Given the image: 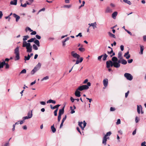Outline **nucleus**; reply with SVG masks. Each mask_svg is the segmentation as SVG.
<instances>
[{
    "mask_svg": "<svg viewBox=\"0 0 146 146\" xmlns=\"http://www.w3.org/2000/svg\"><path fill=\"white\" fill-rule=\"evenodd\" d=\"M71 54L74 58L77 59L76 64H78L79 63H81L82 61L83 58L82 57H81L80 60H79L80 56L77 53H75L74 51H72L71 52Z\"/></svg>",
    "mask_w": 146,
    "mask_h": 146,
    "instance_id": "nucleus-1",
    "label": "nucleus"
},
{
    "mask_svg": "<svg viewBox=\"0 0 146 146\" xmlns=\"http://www.w3.org/2000/svg\"><path fill=\"white\" fill-rule=\"evenodd\" d=\"M91 85L90 82H88L87 83V85H83L80 86L78 88V90L80 91H82L84 90H87L89 89V87Z\"/></svg>",
    "mask_w": 146,
    "mask_h": 146,
    "instance_id": "nucleus-2",
    "label": "nucleus"
},
{
    "mask_svg": "<svg viewBox=\"0 0 146 146\" xmlns=\"http://www.w3.org/2000/svg\"><path fill=\"white\" fill-rule=\"evenodd\" d=\"M14 53L16 55L15 60L16 61L19 60L20 59V58L19 46H17L15 49Z\"/></svg>",
    "mask_w": 146,
    "mask_h": 146,
    "instance_id": "nucleus-3",
    "label": "nucleus"
},
{
    "mask_svg": "<svg viewBox=\"0 0 146 146\" xmlns=\"http://www.w3.org/2000/svg\"><path fill=\"white\" fill-rule=\"evenodd\" d=\"M111 134V133L110 131L108 132L104 137L102 141V143L104 145H106V141H107L106 137L108 136H110Z\"/></svg>",
    "mask_w": 146,
    "mask_h": 146,
    "instance_id": "nucleus-4",
    "label": "nucleus"
},
{
    "mask_svg": "<svg viewBox=\"0 0 146 146\" xmlns=\"http://www.w3.org/2000/svg\"><path fill=\"white\" fill-rule=\"evenodd\" d=\"M124 76L127 80L130 81L132 80L133 78V76L129 73H125Z\"/></svg>",
    "mask_w": 146,
    "mask_h": 146,
    "instance_id": "nucleus-5",
    "label": "nucleus"
},
{
    "mask_svg": "<svg viewBox=\"0 0 146 146\" xmlns=\"http://www.w3.org/2000/svg\"><path fill=\"white\" fill-rule=\"evenodd\" d=\"M41 66V64L40 63L38 62L33 69L37 72L40 68Z\"/></svg>",
    "mask_w": 146,
    "mask_h": 146,
    "instance_id": "nucleus-6",
    "label": "nucleus"
},
{
    "mask_svg": "<svg viewBox=\"0 0 146 146\" xmlns=\"http://www.w3.org/2000/svg\"><path fill=\"white\" fill-rule=\"evenodd\" d=\"M79 90L77 88L75 92V96L77 97H80L81 96L80 92Z\"/></svg>",
    "mask_w": 146,
    "mask_h": 146,
    "instance_id": "nucleus-7",
    "label": "nucleus"
},
{
    "mask_svg": "<svg viewBox=\"0 0 146 146\" xmlns=\"http://www.w3.org/2000/svg\"><path fill=\"white\" fill-rule=\"evenodd\" d=\"M112 12V9L109 7H107L105 10V12L106 13H111Z\"/></svg>",
    "mask_w": 146,
    "mask_h": 146,
    "instance_id": "nucleus-8",
    "label": "nucleus"
},
{
    "mask_svg": "<svg viewBox=\"0 0 146 146\" xmlns=\"http://www.w3.org/2000/svg\"><path fill=\"white\" fill-rule=\"evenodd\" d=\"M103 83L104 86L105 87H106L108 84V79L107 78L104 79L103 81Z\"/></svg>",
    "mask_w": 146,
    "mask_h": 146,
    "instance_id": "nucleus-9",
    "label": "nucleus"
},
{
    "mask_svg": "<svg viewBox=\"0 0 146 146\" xmlns=\"http://www.w3.org/2000/svg\"><path fill=\"white\" fill-rule=\"evenodd\" d=\"M13 16L16 18V21L18 22L20 18V16L15 13L13 14Z\"/></svg>",
    "mask_w": 146,
    "mask_h": 146,
    "instance_id": "nucleus-10",
    "label": "nucleus"
},
{
    "mask_svg": "<svg viewBox=\"0 0 146 146\" xmlns=\"http://www.w3.org/2000/svg\"><path fill=\"white\" fill-rule=\"evenodd\" d=\"M88 25H90V26L89 27V28L90 26H92L93 27V29H94L97 27L96 26V22L91 24L89 23Z\"/></svg>",
    "mask_w": 146,
    "mask_h": 146,
    "instance_id": "nucleus-11",
    "label": "nucleus"
},
{
    "mask_svg": "<svg viewBox=\"0 0 146 146\" xmlns=\"http://www.w3.org/2000/svg\"><path fill=\"white\" fill-rule=\"evenodd\" d=\"M64 106L62 109L59 110L58 114L62 115V114L64 113Z\"/></svg>",
    "mask_w": 146,
    "mask_h": 146,
    "instance_id": "nucleus-12",
    "label": "nucleus"
},
{
    "mask_svg": "<svg viewBox=\"0 0 146 146\" xmlns=\"http://www.w3.org/2000/svg\"><path fill=\"white\" fill-rule=\"evenodd\" d=\"M60 105L58 104L57 105H56L54 106V107H52V105H50V108L51 109L54 110V109H55L56 108L58 109V107Z\"/></svg>",
    "mask_w": 146,
    "mask_h": 146,
    "instance_id": "nucleus-13",
    "label": "nucleus"
},
{
    "mask_svg": "<svg viewBox=\"0 0 146 146\" xmlns=\"http://www.w3.org/2000/svg\"><path fill=\"white\" fill-rule=\"evenodd\" d=\"M114 67L116 68H119L120 66V64H119V63H118L117 62H114Z\"/></svg>",
    "mask_w": 146,
    "mask_h": 146,
    "instance_id": "nucleus-14",
    "label": "nucleus"
},
{
    "mask_svg": "<svg viewBox=\"0 0 146 146\" xmlns=\"http://www.w3.org/2000/svg\"><path fill=\"white\" fill-rule=\"evenodd\" d=\"M117 15V12H114L112 14V17L114 19H115Z\"/></svg>",
    "mask_w": 146,
    "mask_h": 146,
    "instance_id": "nucleus-15",
    "label": "nucleus"
},
{
    "mask_svg": "<svg viewBox=\"0 0 146 146\" xmlns=\"http://www.w3.org/2000/svg\"><path fill=\"white\" fill-rule=\"evenodd\" d=\"M129 52L128 51L127 52L125 53L124 55V56L127 59H128L130 57V54H129Z\"/></svg>",
    "mask_w": 146,
    "mask_h": 146,
    "instance_id": "nucleus-16",
    "label": "nucleus"
},
{
    "mask_svg": "<svg viewBox=\"0 0 146 146\" xmlns=\"http://www.w3.org/2000/svg\"><path fill=\"white\" fill-rule=\"evenodd\" d=\"M17 0H13L11 1L10 2V4L12 5H16L17 4Z\"/></svg>",
    "mask_w": 146,
    "mask_h": 146,
    "instance_id": "nucleus-17",
    "label": "nucleus"
},
{
    "mask_svg": "<svg viewBox=\"0 0 146 146\" xmlns=\"http://www.w3.org/2000/svg\"><path fill=\"white\" fill-rule=\"evenodd\" d=\"M5 64L6 63L4 60H3L2 62H1L0 61V68H3L4 64Z\"/></svg>",
    "mask_w": 146,
    "mask_h": 146,
    "instance_id": "nucleus-18",
    "label": "nucleus"
},
{
    "mask_svg": "<svg viewBox=\"0 0 146 146\" xmlns=\"http://www.w3.org/2000/svg\"><path fill=\"white\" fill-rule=\"evenodd\" d=\"M27 49V52H31L32 51V46L27 47L26 48Z\"/></svg>",
    "mask_w": 146,
    "mask_h": 146,
    "instance_id": "nucleus-19",
    "label": "nucleus"
},
{
    "mask_svg": "<svg viewBox=\"0 0 146 146\" xmlns=\"http://www.w3.org/2000/svg\"><path fill=\"white\" fill-rule=\"evenodd\" d=\"M27 115L30 118H31L33 116L32 110L31 111H29Z\"/></svg>",
    "mask_w": 146,
    "mask_h": 146,
    "instance_id": "nucleus-20",
    "label": "nucleus"
},
{
    "mask_svg": "<svg viewBox=\"0 0 146 146\" xmlns=\"http://www.w3.org/2000/svg\"><path fill=\"white\" fill-rule=\"evenodd\" d=\"M111 60L112 61V62L114 63V62H117L118 60V59L116 57L113 56Z\"/></svg>",
    "mask_w": 146,
    "mask_h": 146,
    "instance_id": "nucleus-21",
    "label": "nucleus"
},
{
    "mask_svg": "<svg viewBox=\"0 0 146 146\" xmlns=\"http://www.w3.org/2000/svg\"><path fill=\"white\" fill-rule=\"evenodd\" d=\"M140 53L141 54H143V52L144 50V46L142 45H140Z\"/></svg>",
    "mask_w": 146,
    "mask_h": 146,
    "instance_id": "nucleus-22",
    "label": "nucleus"
},
{
    "mask_svg": "<svg viewBox=\"0 0 146 146\" xmlns=\"http://www.w3.org/2000/svg\"><path fill=\"white\" fill-rule=\"evenodd\" d=\"M34 43L36 44L38 47L40 46V42L38 40H36L34 41Z\"/></svg>",
    "mask_w": 146,
    "mask_h": 146,
    "instance_id": "nucleus-23",
    "label": "nucleus"
},
{
    "mask_svg": "<svg viewBox=\"0 0 146 146\" xmlns=\"http://www.w3.org/2000/svg\"><path fill=\"white\" fill-rule=\"evenodd\" d=\"M56 103V102L55 101L51 100V99H50L47 101V103H52L53 104H55Z\"/></svg>",
    "mask_w": 146,
    "mask_h": 146,
    "instance_id": "nucleus-24",
    "label": "nucleus"
},
{
    "mask_svg": "<svg viewBox=\"0 0 146 146\" xmlns=\"http://www.w3.org/2000/svg\"><path fill=\"white\" fill-rule=\"evenodd\" d=\"M102 55H103V60L104 61L106 60L108 56L105 53H104V54Z\"/></svg>",
    "mask_w": 146,
    "mask_h": 146,
    "instance_id": "nucleus-25",
    "label": "nucleus"
},
{
    "mask_svg": "<svg viewBox=\"0 0 146 146\" xmlns=\"http://www.w3.org/2000/svg\"><path fill=\"white\" fill-rule=\"evenodd\" d=\"M27 46V42L26 41H23V42L22 47H26V48Z\"/></svg>",
    "mask_w": 146,
    "mask_h": 146,
    "instance_id": "nucleus-26",
    "label": "nucleus"
},
{
    "mask_svg": "<svg viewBox=\"0 0 146 146\" xmlns=\"http://www.w3.org/2000/svg\"><path fill=\"white\" fill-rule=\"evenodd\" d=\"M51 128L52 131L53 133H54L56 132V129L54 127V124L52 126H51Z\"/></svg>",
    "mask_w": 146,
    "mask_h": 146,
    "instance_id": "nucleus-27",
    "label": "nucleus"
},
{
    "mask_svg": "<svg viewBox=\"0 0 146 146\" xmlns=\"http://www.w3.org/2000/svg\"><path fill=\"white\" fill-rule=\"evenodd\" d=\"M118 57L120 59L122 58V52H119L118 53Z\"/></svg>",
    "mask_w": 146,
    "mask_h": 146,
    "instance_id": "nucleus-28",
    "label": "nucleus"
},
{
    "mask_svg": "<svg viewBox=\"0 0 146 146\" xmlns=\"http://www.w3.org/2000/svg\"><path fill=\"white\" fill-rule=\"evenodd\" d=\"M123 1L125 3H127L129 5H131V3L130 1H128V0H123Z\"/></svg>",
    "mask_w": 146,
    "mask_h": 146,
    "instance_id": "nucleus-29",
    "label": "nucleus"
},
{
    "mask_svg": "<svg viewBox=\"0 0 146 146\" xmlns=\"http://www.w3.org/2000/svg\"><path fill=\"white\" fill-rule=\"evenodd\" d=\"M23 37V41H26V40L29 38V37L28 35L24 36Z\"/></svg>",
    "mask_w": 146,
    "mask_h": 146,
    "instance_id": "nucleus-30",
    "label": "nucleus"
},
{
    "mask_svg": "<svg viewBox=\"0 0 146 146\" xmlns=\"http://www.w3.org/2000/svg\"><path fill=\"white\" fill-rule=\"evenodd\" d=\"M106 67L107 68H109L110 67V60L107 61L106 62Z\"/></svg>",
    "mask_w": 146,
    "mask_h": 146,
    "instance_id": "nucleus-31",
    "label": "nucleus"
},
{
    "mask_svg": "<svg viewBox=\"0 0 146 146\" xmlns=\"http://www.w3.org/2000/svg\"><path fill=\"white\" fill-rule=\"evenodd\" d=\"M121 64H123L125 65L127 64V61L125 60L124 59H121Z\"/></svg>",
    "mask_w": 146,
    "mask_h": 146,
    "instance_id": "nucleus-32",
    "label": "nucleus"
},
{
    "mask_svg": "<svg viewBox=\"0 0 146 146\" xmlns=\"http://www.w3.org/2000/svg\"><path fill=\"white\" fill-rule=\"evenodd\" d=\"M30 55L29 54H28L27 56H25L24 60L25 61H26L27 60H29L30 59Z\"/></svg>",
    "mask_w": 146,
    "mask_h": 146,
    "instance_id": "nucleus-33",
    "label": "nucleus"
},
{
    "mask_svg": "<svg viewBox=\"0 0 146 146\" xmlns=\"http://www.w3.org/2000/svg\"><path fill=\"white\" fill-rule=\"evenodd\" d=\"M108 34L109 35L110 37H113V38H115V35H113V34H112V33H111L110 32H109L108 33Z\"/></svg>",
    "mask_w": 146,
    "mask_h": 146,
    "instance_id": "nucleus-34",
    "label": "nucleus"
},
{
    "mask_svg": "<svg viewBox=\"0 0 146 146\" xmlns=\"http://www.w3.org/2000/svg\"><path fill=\"white\" fill-rule=\"evenodd\" d=\"M83 124V122H79L78 123V125L81 128L82 130H84V127H83L82 126V125Z\"/></svg>",
    "mask_w": 146,
    "mask_h": 146,
    "instance_id": "nucleus-35",
    "label": "nucleus"
},
{
    "mask_svg": "<svg viewBox=\"0 0 146 146\" xmlns=\"http://www.w3.org/2000/svg\"><path fill=\"white\" fill-rule=\"evenodd\" d=\"M35 38H32L31 39L27 40V42H31L34 41V40L35 39Z\"/></svg>",
    "mask_w": 146,
    "mask_h": 146,
    "instance_id": "nucleus-36",
    "label": "nucleus"
},
{
    "mask_svg": "<svg viewBox=\"0 0 146 146\" xmlns=\"http://www.w3.org/2000/svg\"><path fill=\"white\" fill-rule=\"evenodd\" d=\"M33 49L35 50H37L38 49V47L35 44H34L33 45Z\"/></svg>",
    "mask_w": 146,
    "mask_h": 146,
    "instance_id": "nucleus-37",
    "label": "nucleus"
},
{
    "mask_svg": "<svg viewBox=\"0 0 146 146\" xmlns=\"http://www.w3.org/2000/svg\"><path fill=\"white\" fill-rule=\"evenodd\" d=\"M49 79V77L48 76H46V77L43 78L41 80V81H42L43 80H46Z\"/></svg>",
    "mask_w": 146,
    "mask_h": 146,
    "instance_id": "nucleus-38",
    "label": "nucleus"
},
{
    "mask_svg": "<svg viewBox=\"0 0 146 146\" xmlns=\"http://www.w3.org/2000/svg\"><path fill=\"white\" fill-rule=\"evenodd\" d=\"M26 72V70L25 69H23L20 73V74H25Z\"/></svg>",
    "mask_w": 146,
    "mask_h": 146,
    "instance_id": "nucleus-39",
    "label": "nucleus"
},
{
    "mask_svg": "<svg viewBox=\"0 0 146 146\" xmlns=\"http://www.w3.org/2000/svg\"><path fill=\"white\" fill-rule=\"evenodd\" d=\"M140 106H139L138 105H137V112L138 114H140V108L139 107Z\"/></svg>",
    "mask_w": 146,
    "mask_h": 146,
    "instance_id": "nucleus-40",
    "label": "nucleus"
},
{
    "mask_svg": "<svg viewBox=\"0 0 146 146\" xmlns=\"http://www.w3.org/2000/svg\"><path fill=\"white\" fill-rule=\"evenodd\" d=\"M70 110H71V111L70 112V113L72 114H73L75 113V111L74 110V109H73L72 107V106H70Z\"/></svg>",
    "mask_w": 146,
    "mask_h": 146,
    "instance_id": "nucleus-41",
    "label": "nucleus"
},
{
    "mask_svg": "<svg viewBox=\"0 0 146 146\" xmlns=\"http://www.w3.org/2000/svg\"><path fill=\"white\" fill-rule=\"evenodd\" d=\"M139 121V119L138 118L137 116H136L135 117V121L136 123H137Z\"/></svg>",
    "mask_w": 146,
    "mask_h": 146,
    "instance_id": "nucleus-42",
    "label": "nucleus"
},
{
    "mask_svg": "<svg viewBox=\"0 0 146 146\" xmlns=\"http://www.w3.org/2000/svg\"><path fill=\"white\" fill-rule=\"evenodd\" d=\"M78 50L81 52H83L85 50V49L83 48H78Z\"/></svg>",
    "mask_w": 146,
    "mask_h": 146,
    "instance_id": "nucleus-43",
    "label": "nucleus"
},
{
    "mask_svg": "<svg viewBox=\"0 0 146 146\" xmlns=\"http://www.w3.org/2000/svg\"><path fill=\"white\" fill-rule=\"evenodd\" d=\"M26 31H27V30L29 31L30 32H32L33 30H31V28L29 27H27L25 29Z\"/></svg>",
    "mask_w": 146,
    "mask_h": 146,
    "instance_id": "nucleus-44",
    "label": "nucleus"
},
{
    "mask_svg": "<svg viewBox=\"0 0 146 146\" xmlns=\"http://www.w3.org/2000/svg\"><path fill=\"white\" fill-rule=\"evenodd\" d=\"M36 71H35V70L33 69L31 72V75H33Z\"/></svg>",
    "mask_w": 146,
    "mask_h": 146,
    "instance_id": "nucleus-45",
    "label": "nucleus"
},
{
    "mask_svg": "<svg viewBox=\"0 0 146 146\" xmlns=\"http://www.w3.org/2000/svg\"><path fill=\"white\" fill-rule=\"evenodd\" d=\"M110 66H113L114 67V65L113 62L111 60H110Z\"/></svg>",
    "mask_w": 146,
    "mask_h": 146,
    "instance_id": "nucleus-46",
    "label": "nucleus"
},
{
    "mask_svg": "<svg viewBox=\"0 0 146 146\" xmlns=\"http://www.w3.org/2000/svg\"><path fill=\"white\" fill-rule=\"evenodd\" d=\"M58 109H56L55 110V111H54V115L55 116H56L57 115V112Z\"/></svg>",
    "mask_w": 146,
    "mask_h": 146,
    "instance_id": "nucleus-47",
    "label": "nucleus"
},
{
    "mask_svg": "<svg viewBox=\"0 0 146 146\" xmlns=\"http://www.w3.org/2000/svg\"><path fill=\"white\" fill-rule=\"evenodd\" d=\"M4 65H5V68L6 69H8L9 68V65L7 63H6L5 64H4Z\"/></svg>",
    "mask_w": 146,
    "mask_h": 146,
    "instance_id": "nucleus-48",
    "label": "nucleus"
},
{
    "mask_svg": "<svg viewBox=\"0 0 146 146\" xmlns=\"http://www.w3.org/2000/svg\"><path fill=\"white\" fill-rule=\"evenodd\" d=\"M61 115L58 114V122H59L61 119Z\"/></svg>",
    "mask_w": 146,
    "mask_h": 146,
    "instance_id": "nucleus-49",
    "label": "nucleus"
},
{
    "mask_svg": "<svg viewBox=\"0 0 146 146\" xmlns=\"http://www.w3.org/2000/svg\"><path fill=\"white\" fill-rule=\"evenodd\" d=\"M30 118L28 116H25L23 117V121H24V120L26 119H28Z\"/></svg>",
    "mask_w": 146,
    "mask_h": 146,
    "instance_id": "nucleus-50",
    "label": "nucleus"
},
{
    "mask_svg": "<svg viewBox=\"0 0 146 146\" xmlns=\"http://www.w3.org/2000/svg\"><path fill=\"white\" fill-rule=\"evenodd\" d=\"M103 55H102L100 56H98V60L100 61L101 60V58L103 57Z\"/></svg>",
    "mask_w": 146,
    "mask_h": 146,
    "instance_id": "nucleus-51",
    "label": "nucleus"
},
{
    "mask_svg": "<svg viewBox=\"0 0 146 146\" xmlns=\"http://www.w3.org/2000/svg\"><path fill=\"white\" fill-rule=\"evenodd\" d=\"M115 108L111 107L110 108V111H115Z\"/></svg>",
    "mask_w": 146,
    "mask_h": 146,
    "instance_id": "nucleus-52",
    "label": "nucleus"
},
{
    "mask_svg": "<svg viewBox=\"0 0 146 146\" xmlns=\"http://www.w3.org/2000/svg\"><path fill=\"white\" fill-rule=\"evenodd\" d=\"M121 123V120L120 119H117V121L116 122V124L117 125H118L120 124Z\"/></svg>",
    "mask_w": 146,
    "mask_h": 146,
    "instance_id": "nucleus-53",
    "label": "nucleus"
},
{
    "mask_svg": "<svg viewBox=\"0 0 146 146\" xmlns=\"http://www.w3.org/2000/svg\"><path fill=\"white\" fill-rule=\"evenodd\" d=\"M27 4L26 3H25L24 4H23L22 3H21V6L23 7H25L27 6Z\"/></svg>",
    "mask_w": 146,
    "mask_h": 146,
    "instance_id": "nucleus-54",
    "label": "nucleus"
},
{
    "mask_svg": "<svg viewBox=\"0 0 146 146\" xmlns=\"http://www.w3.org/2000/svg\"><path fill=\"white\" fill-rule=\"evenodd\" d=\"M36 37L38 39H40L41 38V36L38 35H36Z\"/></svg>",
    "mask_w": 146,
    "mask_h": 146,
    "instance_id": "nucleus-55",
    "label": "nucleus"
},
{
    "mask_svg": "<svg viewBox=\"0 0 146 146\" xmlns=\"http://www.w3.org/2000/svg\"><path fill=\"white\" fill-rule=\"evenodd\" d=\"M133 61V60L132 59H130L129 60H127V62L129 63H131Z\"/></svg>",
    "mask_w": 146,
    "mask_h": 146,
    "instance_id": "nucleus-56",
    "label": "nucleus"
},
{
    "mask_svg": "<svg viewBox=\"0 0 146 146\" xmlns=\"http://www.w3.org/2000/svg\"><path fill=\"white\" fill-rule=\"evenodd\" d=\"M36 33L35 31H33L31 33V35H36Z\"/></svg>",
    "mask_w": 146,
    "mask_h": 146,
    "instance_id": "nucleus-57",
    "label": "nucleus"
},
{
    "mask_svg": "<svg viewBox=\"0 0 146 146\" xmlns=\"http://www.w3.org/2000/svg\"><path fill=\"white\" fill-rule=\"evenodd\" d=\"M66 115H65V117L63 118L62 120V122H64L65 120L66 119Z\"/></svg>",
    "mask_w": 146,
    "mask_h": 146,
    "instance_id": "nucleus-58",
    "label": "nucleus"
},
{
    "mask_svg": "<svg viewBox=\"0 0 146 146\" xmlns=\"http://www.w3.org/2000/svg\"><path fill=\"white\" fill-rule=\"evenodd\" d=\"M78 36H80V37H81L82 36V35L81 33H79L78 35H77L76 36V37H78Z\"/></svg>",
    "mask_w": 146,
    "mask_h": 146,
    "instance_id": "nucleus-59",
    "label": "nucleus"
},
{
    "mask_svg": "<svg viewBox=\"0 0 146 146\" xmlns=\"http://www.w3.org/2000/svg\"><path fill=\"white\" fill-rule=\"evenodd\" d=\"M70 100H71V102H74V100H75V99H74V98H73L71 97L70 98Z\"/></svg>",
    "mask_w": 146,
    "mask_h": 146,
    "instance_id": "nucleus-60",
    "label": "nucleus"
},
{
    "mask_svg": "<svg viewBox=\"0 0 146 146\" xmlns=\"http://www.w3.org/2000/svg\"><path fill=\"white\" fill-rule=\"evenodd\" d=\"M3 15V12L2 11H0V19H1Z\"/></svg>",
    "mask_w": 146,
    "mask_h": 146,
    "instance_id": "nucleus-61",
    "label": "nucleus"
},
{
    "mask_svg": "<svg viewBox=\"0 0 146 146\" xmlns=\"http://www.w3.org/2000/svg\"><path fill=\"white\" fill-rule=\"evenodd\" d=\"M40 103L42 105H45L46 104V102H45L42 101L40 102Z\"/></svg>",
    "mask_w": 146,
    "mask_h": 146,
    "instance_id": "nucleus-62",
    "label": "nucleus"
},
{
    "mask_svg": "<svg viewBox=\"0 0 146 146\" xmlns=\"http://www.w3.org/2000/svg\"><path fill=\"white\" fill-rule=\"evenodd\" d=\"M145 141L143 142L141 144V146H146V145H145Z\"/></svg>",
    "mask_w": 146,
    "mask_h": 146,
    "instance_id": "nucleus-63",
    "label": "nucleus"
},
{
    "mask_svg": "<svg viewBox=\"0 0 146 146\" xmlns=\"http://www.w3.org/2000/svg\"><path fill=\"white\" fill-rule=\"evenodd\" d=\"M4 146H9V142L6 143L4 145Z\"/></svg>",
    "mask_w": 146,
    "mask_h": 146,
    "instance_id": "nucleus-64",
    "label": "nucleus"
}]
</instances>
